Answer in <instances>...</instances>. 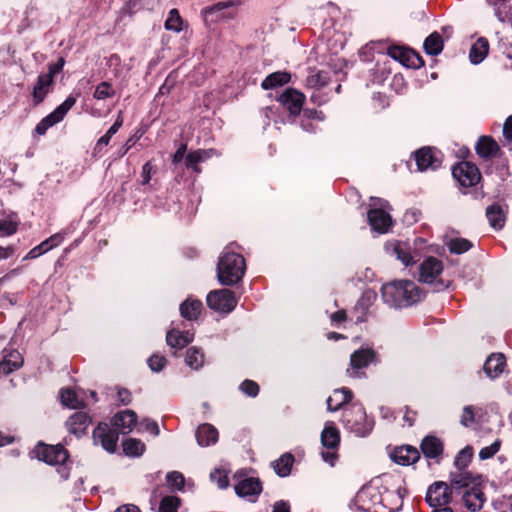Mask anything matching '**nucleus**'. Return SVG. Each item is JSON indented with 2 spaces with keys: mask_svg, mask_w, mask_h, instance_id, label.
I'll use <instances>...</instances> for the list:
<instances>
[{
  "mask_svg": "<svg viewBox=\"0 0 512 512\" xmlns=\"http://www.w3.org/2000/svg\"><path fill=\"white\" fill-rule=\"evenodd\" d=\"M475 151L484 160H490L502 154L499 144L491 136L486 135L479 137Z\"/></svg>",
  "mask_w": 512,
  "mask_h": 512,
  "instance_id": "nucleus-23",
  "label": "nucleus"
},
{
  "mask_svg": "<svg viewBox=\"0 0 512 512\" xmlns=\"http://www.w3.org/2000/svg\"><path fill=\"white\" fill-rule=\"evenodd\" d=\"M452 175L463 188L473 187L482 179L479 168L470 161H462L454 165Z\"/></svg>",
  "mask_w": 512,
  "mask_h": 512,
  "instance_id": "nucleus-10",
  "label": "nucleus"
},
{
  "mask_svg": "<svg viewBox=\"0 0 512 512\" xmlns=\"http://www.w3.org/2000/svg\"><path fill=\"white\" fill-rule=\"evenodd\" d=\"M503 136L507 141H512V115L507 117L503 125Z\"/></svg>",
  "mask_w": 512,
  "mask_h": 512,
  "instance_id": "nucleus-63",
  "label": "nucleus"
},
{
  "mask_svg": "<svg viewBox=\"0 0 512 512\" xmlns=\"http://www.w3.org/2000/svg\"><path fill=\"white\" fill-rule=\"evenodd\" d=\"M446 245L449 252L456 255L463 254L473 247V243L470 240L461 237L451 238Z\"/></svg>",
  "mask_w": 512,
  "mask_h": 512,
  "instance_id": "nucleus-40",
  "label": "nucleus"
},
{
  "mask_svg": "<svg viewBox=\"0 0 512 512\" xmlns=\"http://www.w3.org/2000/svg\"><path fill=\"white\" fill-rule=\"evenodd\" d=\"M32 452L38 460L48 465L57 466V472L61 478L65 480L69 478L70 468L67 466V462L70 453L63 445H50L39 441Z\"/></svg>",
  "mask_w": 512,
  "mask_h": 512,
  "instance_id": "nucleus-4",
  "label": "nucleus"
},
{
  "mask_svg": "<svg viewBox=\"0 0 512 512\" xmlns=\"http://www.w3.org/2000/svg\"><path fill=\"white\" fill-rule=\"evenodd\" d=\"M167 486L172 491H182L185 487V477L179 471H171L166 475Z\"/></svg>",
  "mask_w": 512,
  "mask_h": 512,
  "instance_id": "nucleus-45",
  "label": "nucleus"
},
{
  "mask_svg": "<svg viewBox=\"0 0 512 512\" xmlns=\"http://www.w3.org/2000/svg\"><path fill=\"white\" fill-rule=\"evenodd\" d=\"M322 446L329 450H337L340 445V432L333 422H327L321 433Z\"/></svg>",
  "mask_w": 512,
  "mask_h": 512,
  "instance_id": "nucleus-29",
  "label": "nucleus"
},
{
  "mask_svg": "<svg viewBox=\"0 0 512 512\" xmlns=\"http://www.w3.org/2000/svg\"><path fill=\"white\" fill-rule=\"evenodd\" d=\"M391 459L399 465L408 466L416 463L420 459L419 450L411 445H403L394 448L390 454Z\"/></svg>",
  "mask_w": 512,
  "mask_h": 512,
  "instance_id": "nucleus-17",
  "label": "nucleus"
},
{
  "mask_svg": "<svg viewBox=\"0 0 512 512\" xmlns=\"http://www.w3.org/2000/svg\"><path fill=\"white\" fill-rule=\"evenodd\" d=\"M239 389L242 393H244L245 395L252 397V398H255L256 396H258L259 391H260V387H259L258 383L253 380H250V379H245L240 384Z\"/></svg>",
  "mask_w": 512,
  "mask_h": 512,
  "instance_id": "nucleus-52",
  "label": "nucleus"
},
{
  "mask_svg": "<svg viewBox=\"0 0 512 512\" xmlns=\"http://www.w3.org/2000/svg\"><path fill=\"white\" fill-rule=\"evenodd\" d=\"M376 358V352L372 348H360L350 356V366L353 372L351 376L358 375V370L366 368Z\"/></svg>",
  "mask_w": 512,
  "mask_h": 512,
  "instance_id": "nucleus-20",
  "label": "nucleus"
},
{
  "mask_svg": "<svg viewBox=\"0 0 512 512\" xmlns=\"http://www.w3.org/2000/svg\"><path fill=\"white\" fill-rule=\"evenodd\" d=\"M92 437L94 442L99 443L107 452L114 453L116 451L119 433L111 426V423L99 422L93 430Z\"/></svg>",
  "mask_w": 512,
  "mask_h": 512,
  "instance_id": "nucleus-11",
  "label": "nucleus"
},
{
  "mask_svg": "<svg viewBox=\"0 0 512 512\" xmlns=\"http://www.w3.org/2000/svg\"><path fill=\"white\" fill-rule=\"evenodd\" d=\"M123 452L127 456L139 457L145 451V444L136 438H128L122 442Z\"/></svg>",
  "mask_w": 512,
  "mask_h": 512,
  "instance_id": "nucleus-38",
  "label": "nucleus"
},
{
  "mask_svg": "<svg viewBox=\"0 0 512 512\" xmlns=\"http://www.w3.org/2000/svg\"><path fill=\"white\" fill-rule=\"evenodd\" d=\"M245 268V259L241 254L224 252L217 265L218 281L224 286H233L241 281Z\"/></svg>",
  "mask_w": 512,
  "mask_h": 512,
  "instance_id": "nucleus-5",
  "label": "nucleus"
},
{
  "mask_svg": "<svg viewBox=\"0 0 512 512\" xmlns=\"http://www.w3.org/2000/svg\"><path fill=\"white\" fill-rule=\"evenodd\" d=\"M19 222L9 216L6 219H0V236H11L18 230Z\"/></svg>",
  "mask_w": 512,
  "mask_h": 512,
  "instance_id": "nucleus-50",
  "label": "nucleus"
},
{
  "mask_svg": "<svg viewBox=\"0 0 512 512\" xmlns=\"http://www.w3.org/2000/svg\"><path fill=\"white\" fill-rule=\"evenodd\" d=\"M117 397L122 405H129L132 402V394L127 388H119Z\"/></svg>",
  "mask_w": 512,
  "mask_h": 512,
  "instance_id": "nucleus-60",
  "label": "nucleus"
},
{
  "mask_svg": "<svg viewBox=\"0 0 512 512\" xmlns=\"http://www.w3.org/2000/svg\"><path fill=\"white\" fill-rule=\"evenodd\" d=\"M506 366V358L503 353H492L483 365L485 374L495 379L500 376Z\"/></svg>",
  "mask_w": 512,
  "mask_h": 512,
  "instance_id": "nucleus-27",
  "label": "nucleus"
},
{
  "mask_svg": "<svg viewBox=\"0 0 512 512\" xmlns=\"http://www.w3.org/2000/svg\"><path fill=\"white\" fill-rule=\"evenodd\" d=\"M341 422L356 436L365 437L372 431L374 420L368 419L365 408L360 403H352L344 408Z\"/></svg>",
  "mask_w": 512,
  "mask_h": 512,
  "instance_id": "nucleus-6",
  "label": "nucleus"
},
{
  "mask_svg": "<svg viewBox=\"0 0 512 512\" xmlns=\"http://www.w3.org/2000/svg\"><path fill=\"white\" fill-rule=\"evenodd\" d=\"M166 363V358L159 354H153L148 359V366L154 372H160L165 367Z\"/></svg>",
  "mask_w": 512,
  "mask_h": 512,
  "instance_id": "nucleus-54",
  "label": "nucleus"
},
{
  "mask_svg": "<svg viewBox=\"0 0 512 512\" xmlns=\"http://www.w3.org/2000/svg\"><path fill=\"white\" fill-rule=\"evenodd\" d=\"M443 262L429 256L419 266V281L432 285L434 292H442L450 287L452 282L440 277L443 272Z\"/></svg>",
  "mask_w": 512,
  "mask_h": 512,
  "instance_id": "nucleus-7",
  "label": "nucleus"
},
{
  "mask_svg": "<svg viewBox=\"0 0 512 512\" xmlns=\"http://www.w3.org/2000/svg\"><path fill=\"white\" fill-rule=\"evenodd\" d=\"M185 363L192 369H199L204 363V353L197 347L188 348L186 351Z\"/></svg>",
  "mask_w": 512,
  "mask_h": 512,
  "instance_id": "nucleus-42",
  "label": "nucleus"
},
{
  "mask_svg": "<svg viewBox=\"0 0 512 512\" xmlns=\"http://www.w3.org/2000/svg\"><path fill=\"white\" fill-rule=\"evenodd\" d=\"M417 170L424 172L427 170L435 171L442 165L443 155L440 150L431 146H424L412 153Z\"/></svg>",
  "mask_w": 512,
  "mask_h": 512,
  "instance_id": "nucleus-8",
  "label": "nucleus"
},
{
  "mask_svg": "<svg viewBox=\"0 0 512 512\" xmlns=\"http://www.w3.org/2000/svg\"><path fill=\"white\" fill-rule=\"evenodd\" d=\"M420 450L425 458L438 459L443 455L444 443L435 435H426L420 443Z\"/></svg>",
  "mask_w": 512,
  "mask_h": 512,
  "instance_id": "nucleus-24",
  "label": "nucleus"
},
{
  "mask_svg": "<svg viewBox=\"0 0 512 512\" xmlns=\"http://www.w3.org/2000/svg\"><path fill=\"white\" fill-rule=\"evenodd\" d=\"M193 334L171 330L166 335V342L172 348L182 349L193 341Z\"/></svg>",
  "mask_w": 512,
  "mask_h": 512,
  "instance_id": "nucleus-35",
  "label": "nucleus"
},
{
  "mask_svg": "<svg viewBox=\"0 0 512 512\" xmlns=\"http://www.w3.org/2000/svg\"><path fill=\"white\" fill-rule=\"evenodd\" d=\"M154 170V166L152 165L151 161H147L143 166H142V171H141V177H142V185H147L150 180H151V173L152 171Z\"/></svg>",
  "mask_w": 512,
  "mask_h": 512,
  "instance_id": "nucleus-59",
  "label": "nucleus"
},
{
  "mask_svg": "<svg viewBox=\"0 0 512 512\" xmlns=\"http://www.w3.org/2000/svg\"><path fill=\"white\" fill-rule=\"evenodd\" d=\"M77 98L73 95H69L65 101L60 104L54 111L51 112V115L58 121H62L67 114V112L75 105Z\"/></svg>",
  "mask_w": 512,
  "mask_h": 512,
  "instance_id": "nucleus-47",
  "label": "nucleus"
},
{
  "mask_svg": "<svg viewBox=\"0 0 512 512\" xmlns=\"http://www.w3.org/2000/svg\"><path fill=\"white\" fill-rule=\"evenodd\" d=\"M489 41L485 37L478 38L471 46L469 59L473 64H480L488 55Z\"/></svg>",
  "mask_w": 512,
  "mask_h": 512,
  "instance_id": "nucleus-32",
  "label": "nucleus"
},
{
  "mask_svg": "<svg viewBox=\"0 0 512 512\" xmlns=\"http://www.w3.org/2000/svg\"><path fill=\"white\" fill-rule=\"evenodd\" d=\"M381 293L386 303L398 308L411 306L425 298V292L411 280H398L384 284Z\"/></svg>",
  "mask_w": 512,
  "mask_h": 512,
  "instance_id": "nucleus-3",
  "label": "nucleus"
},
{
  "mask_svg": "<svg viewBox=\"0 0 512 512\" xmlns=\"http://www.w3.org/2000/svg\"><path fill=\"white\" fill-rule=\"evenodd\" d=\"M116 95V91L113 85L108 81L100 82L93 92V98L96 100H106L113 98Z\"/></svg>",
  "mask_w": 512,
  "mask_h": 512,
  "instance_id": "nucleus-44",
  "label": "nucleus"
},
{
  "mask_svg": "<svg viewBox=\"0 0 512 512\" xmlns=\"http://www.w3.org/2000/svg\"><path fill=\"white\" fill-rule=\"evenodd\" d=\"M388 55L408 68L419 69L425 64L423 58L416 51L407 47L390 46Z\"/></svg>",
  "mask_w": 512,
  "mask_h": 512,
  "instance_id": "nucleus-12",
  "label": "nucleus"
},
{
  "mask_svg": "<svg viewBox=\"0 0 512 512\" xmlns=\"http://www.w3.org/2000/svg\"><path fill=\"white\" fill-rule=\"evenodd\" d=\"M294 455L290 452L282 454L277 460L271 462V467L279 477H287L291 473Z\"/></svg>",
  "mask_w": 512,
  "mask_h": 512,
  "instance_id": "nucleus-33",
  "label": "nucleus"
},
{
  "mask_svg": "<svg viewBox=\"0 0 512 512\" xmlns=\"http://www.w3.org/2000/svg\"><path fill=\"white\" fill-rule=\"evenodd\" d=\"M368 311V304L364 299H360L357 304L354 307L353 312L359 313V315L356 316L355 323H362L366 321V315Z\"/></svg>",
  "mask_w": 512,
  "mask_h": 512,
  "instance_id": "nucleus-55",
  "label": "nucleus"
},
{
  "mask_svg": "<svg viewBox=\"0 0 512 512\" xmlns=\"http://www.w3.org/2000/svg\"><path fill=\"white\" fill-rule=\"evenodd\" d=\"M330 81L329 72L317 71L306 78V85L310 88L320 89L326 86Z\"/></svg>",
  "mask_w": 512,
  "mask_h": 512,
  "instance_id": "nucleus-43",
  "label": "nucleus"
},
{
  "mask_svg": "<svg viewBox=\"0 0 512 512\" xmlns=\"http://www.w3.org/2000/svg\"><path fill=\"white\" fill-rule=\"evenodd\" d=\"M57 123L59 122L50 113L43 119H41V121L36 125L34 133L38 136H43L46 134L47 130L50 127L54 126Z\"/></svg>",
  "mask_w": 512,
  "mask_h": 512,
  "instance_id": "nucleus-51",
  "label": "nucleus"
},
{
  "mask_svg": "<svg viewBox=\"0 0 512 512\" xmlns=\"http://www.w3.org/2000/svg\"><path fill=\"white\" fill-rule=\"evenodd\" d=\"M262 489V482L259 478L254 477L242 479L235 485L236 494L242 498H249L252 502L256 501Z\"/></svg>",
  "mask_w": 512,
  "mask_h": 512,
  "instance_id": "nucleus-15",
  "label": "nucleus"
},
{
  "mask_svg": "<svg viewBox=\"0 0 512 512\" xmlns=\"http://www.w3.org/2000/svg\"><path fill=\"white\" fill-rule=\"evenodd\" d=\"M181 499L178 496H164L159 504V512H178Z\"/></svg>",
  "mask_w": 512,
  "mask_h": 512,
  "instance_id": "nucleus-48",
  "label": "nucleus"
},
{
  "mask_svg": "<svg viewBox=\"0 0 512 512\" xmlns=\"http://www.w3.org/2000/svg\"><path fill=\"white\" fill-rule=\"evenodd\" d=\"M234 3L232 1L226 2H218L211 6H207L202 9L201 14L204 20V23L209 26L212 23H217L222 19H230L233 18L235 13L228 11L229 8H232Z\"/></svg>",
  "mask_w": 512,
  "mask_h": 512,
  "instance_id": "nucleus-14",
  "label": "nucleus"
},
{
  "mask_svg": "<svg viewBox=\"0 0 512 512\" xmlns=\"http://www.w3.org/2000/svg\"><path fill=\"white\" fill-rule=\"evenodd\" d=\"M54 80L50 75L39 74L32 91L33 106L36 107L44 102L47 95L52 91Z\"/></svg>",
  "mask_w": 512,
  "mask_h": 512,
  "instance_id": "nucleus-22",
  "label": "nucleus"
},
{
  "mask_svg": "<svg viewBox=\"0 0 512 512\" xmlns=\"http://www.w3.org/2000/svg\"><path fill=\"white\" fill-rule=\"evenodd\" d=\"M403 497L400 488L395 493L371 481L357 492L354 503L357 510L362 512H394L402 505Z\"/></svg>",
  "mask_w": 512,
  "mask_h": 512,
  "instance_id": "nucleus-2",
  "label": "nucleus"
},
{
  "mask_svg": "<svg viewBox=\"0 0 512 512\" xmlns=\"http://www.w3.org/2000/svg\"><path fill=\"white\" fill-rule=\"evenodd\" d=\"M353 397V392L347 387L334 389L333 395L329 396L326 401L327 410L330 412H336L340 409L344 410L345 407L352 404Z\"/></svg>",
  "mask_w": 512,
  "mask_h": 512,
  "instance_id": "nucleus-18",
  "label": "nucleus"
},
{
  "mask_svg": "<svg viewBox=\"0 0 512 512\" xmlns=\"http://www.w3.org/2000/svg\"><path fill=\"white\" fill-rule=\"evenodd\" d=\"M475 422V413L474 408L471 405L465 406L463 408V413L461 415L460 423L464 427H470Z\"/></svg>",
  "mask_w": 512,
  "mask_h": 512,
  "instance_id": "nucleus-56",
  "label": "nucleus"
},
{
  "mask_svg": "<svg viewBox=\"0 0 512 512\" xmlns=\"http://www.w3.org/2000/svg\"><path fill=\"white\" fill-rule=\"evenodd\" d=\"M137 414L133 410H123L111 418V426L117 429L118 433L126 434L133 430L137 424Z\"/></svg>",
  "mask_w": 512,
  "mask_h": 512,
  "instance_id": "nucleus-16",
  "label": "nucleus"
},
{
  "mask_svg": "<svg viewBox=\"0 0 512 512\" xmlns=\"http://www.w3.org/2000/svg\"><path fill=\"white\" fill-rule=\"evenodd\" d=\"M423 48L426 54L431 56L439 55L444 48V41L437 31L431 33L424 41Z\"/></svg>",
  "mask_w": 512,
  "mask_h": 512,
  "instance_id": "nucleus-36",
  "label": "nucleus"
},
{
  "mask_svg": "<svg viewBox=\"0 0 512 512\" xmlns=\"http://www.w3.org/2000/svg\"><path fill=\"white\" fill-rule=\"evenodd\" d=\"M207 157V152L202 149L189 152L185 157V165L188 169L193 170L195 173H200L201 168L199 167V163Z\"/></svg>",
  "mask_w": 512,
  "mask_h": 512,
  "instance_id": "nucleus-39",
  "label": "nucleus"
},
{
  "mask_svg": "<svg viewBox=\"0 0 512 512\" xmlns=\"http://www.w3.org/2000/svg\"><path fill=\"white\" fill-rule=\"evenodd\" d=\"M182 24L183 20L179 11L176 8L171 9L165 21V28L174 32H180L182 30Z\"/></svg>",
  "mask_w": 512,
  "mask_h": 512,
  "instance_id": "nucleus-49",
  "label": "nucleus"
},
{
  "mask_svg": "<svg viewBox=\"0 0 512 512\" xmlns=\"http://www.w3.org/2000/svg\"><path fill=\"white\" fill-rule=\"evenodd\" d=\"M91 423L92 419L87 412L78 411L68 418L66 425L68 427V431L71 434H74L76 437L80 438L86 434L87 429Z\"/></svg>",
  "mask_w": 512,
  "mask_h": 512,
  "instance_id": "nucleus-19",
  "label": "nucleus"
},
{
  "mask_svg": "<svg viewBox=\"0 0 512 512\" xmlns=\"http://www.w3.org/2000/svg\"><path fill=\"white\" fill-rule=\"evenodd\" d=\"M486 217L490 226L497 231L505 225L506 215L499 203H493L486 208Z\"/></svg>",
  "mask_w": 512,
  "mask_h": 512,
  "instance_id": "nucleus-30",
  "label": "nucleus"
},
{
  "mask_svg": "<svg viewBox=\"0 0 512 512\" xmlns=\"http://www.w3.org/2000/svg\"><path fill=\"white\" fill-rule=\"evenodd\" d=\"M473 454V447L470 445H467L457 453L454 459V465L458 469L457 472H468L466 468L471 463Z\"/></svg>",
  "mask_w": 512,
  "mask_h": 512,
  "instance_id": "nucleus-37",
  "label": "nucleus"
},
{
  "mask_svg": "<svg viewBox=\"0 0 512 512\" xmlns=\"http://www.w3.org/2000/svg\"><path fill=\"white\" fill-rule=\"evenodd\" d=\"M272 512H291L290 505L284 500L277 501L273 506Z\"/></svg>",
  "mask_w": 512,
  "mask_h": 512,
  "instance_id": "nucleus-64",
  "label": "nucleus"
},
{
  "mask_svg": "<svg viewBox=\"0 0 512 512\" xmlns=\"http://www.w3.org/2000/svg\"><path fill=\"white\" fill-rule=\"evenodd\" d=\"M23 357L17 350H4L3 359L0 361V374L6 376L23 365Z\"/></svg>",
  "mask_w": 512,
  "mask_h": 512,
  "instance_id": "nucleus-26",
  "label": "nucleus"
},
{
  "mask_svg": "<svg viewBox=\"0 0 512 512\" xmlns=\"http://www.w3.org/2000/svg\"><path fill=\"white\" fill-rule=\"evenodd\" d=\"M186 152H187V144L186 143H181L179 145L178 149L172 155V163L173 164L180 163L183 160Z\"/></svg>",
  "mask_w": 512,
  "mask_h": 512,
  "instance_id": "nucleus-61",
  "label": "nucleus"
},
{
  "mask_svg": "<svg viewBox=\"0 0 512 512\" xmlns=\"http://www.w3.org/2000/svg\"><path fill=\"white\" fill-rule=\"evenodd\" d=\"M64 240L61 233H55L49 238L42 241L39 245L32 248L24 257V260L36 259L51 249L58 247Z\"/></svg>",
  "mask_w": 512,
  "mask_h": 512,
  "instance_id": "nucleus-25",
  "label": "nucleus"
},
{
  "mask_svg": "<svg viewBox=\"0 0 512 512\" xmlns=\"http://www.w3.org/2000/svg\"><path fill=\"white\" fill-rule=\"evenodd\" d=\"M367 217L372 230L378 233H386L392 225L390 214L381 208L370 209L367 213Z\"/></svg>",
  "mask_w": 512,
  "mask_h": 512,
  "instance_id": "nucleus-21",
  "label": "nucleus"
},
{
  "mask_svg": "<svg viewBox=\"0 0 512 512\" xmlns=\"http://www.w3.org/2000/svg\"><path fill=\"white\" fill-rule=\"evenodd\" d=\"M486 478L471 472H451L450 483L436 481L428 487L426 502L431 507L453 503L467 512L480 511L487 498L484 493Z\"/></svg>",
  "mask_w": 512,
  "mask_h": 512,
  "instance_id": "nucleus-1",
  "label": "nucleus"
},
{
  "mask_svg": "<svg viewBox=\"0 0 512 512\" xmlns=\"http://www.w3.org/2000/svg\"><path fill=\"white\" fill-rule=\"evenodd\" d=\"M206 302L210 309L225 314L232 312L237 305L235 293L229 289L210 291Z\"/></svg>",
  "mask_w": 512,
  "mask_h": 512,
  "instance_id": "nucleus-9",
  "label": "nucleus"
},
{
  "mask_svg": "<svg viewBox=\"0 0 512 512\" xmlns=\"http://www.w3.org/2000/svg\"><path fill=\"white\" fill-rule=\"evenodd\" d=\"M303 110L302 117L308 120H318L323 121L325 119V114L321 110H317L314 108H305Z\"/></svg>",
  "mask_w": 512,
  "mask_h": 512,
  "instance_id": "nucleus-58",
  "label": "nucleus"
},
{
  "mask_svg": "<svg viewBox=\"0 0 512 512\" xmlns=\"http://www.w3.org/2000/svg\"><path fill=\"white\" fill-rule=\"evenodd\" d=\"M291 73L287 71H276L261 82V88L264 90L276 89L288 84L291 81Z\"/></svg>",
  "mask_w": 512,
  "mask_h": 512,
  "instance_id": "nucleus-31",
  "label": "nucleus"
},
{
  "mask_svg": "<svg viewBox=\"0 0 512 512\" xmlns=\"http://www.w3.org/2000/svg\"><path fill=\"white\" fill-rule=\"evenodd\" d=\"M197 443L202 447L215 444L218 441V430L210 423L199 425L195 433Z\"/></svg>",
  "mask_w": 512,
  "mask_h": 512,
  "instance_id": "nucleus-28",
  "label": "nucleus"
},
{
  "mask_svg": "<svg viewBox=\"0 0 512 512\" xmlns=\"http://www.w3.org/2000/svg\"><path fill=\"white\" fill-rule=\"evenodd\" d=\"M60 399L64 406L72 409H79L85 406L84 403L78 399L76 392L70 388L60 390Z\"/></svg>",
  "mask_w": 512,
  "mask_h": 512,
  "instance_id": "nucleus-41",
  "label": "nucleus"
},
{
  "mask_svg": "<svg viewBox=\"0 0 512 512\" xmlns=\"http://www.w3.org/2000/svg\"><path fill=\"white\" fill-rule=\"evenodd\" d=\"M203 308V304L197 299H187L180 305V314L189 321L197 320Z\"/></svg>",
  "mask_w": 512,
  "mask_h": 512,
  "instance_id": "nucleus-34",
  "label": "nucleus"
},
{
  "mask_svg": "<svg viewBox=\"0 0 512 512\" xmlns=\"http://www.w3.org/2000/svg\"><path fill=\"white\" fill-rule=\"evenodd\" d=\"M65 63V58L59 57L56 62L48 64V72L43 74L50 75L51 80H54L55 76L62 71Z\"/></svg>",
  "mask_w": 512,
  "mask_h": 512,
  "instance_id": "nucleus-57",
  "label": "nucleus"
},
{
  "mask_svg": "<svg viewBox=\"0 0 512 512\" xmlns=\"http://www.w3.org/2000/svg\"><path fill=\"white\" fill-rule=\"evenodd\" d=\"M77 98L73 95H69L65 101L60 104L54 111L51 112V115L58 121H62L67 114V112L75 105Z\"/></svg>",
  "mask_w": 512,
  "mask_h": 512,
  "instance_id": "nucleus-46",
  "label": "nucleus"
},
{
  "mask_svg": "<svg viewBox=\"0 0 512 512\" xmlns=\"http://www.w3.org/2000/svg\"><path fill=\"white\" fill-rule=\"evenodd\" d=\"M321 456H322V459L330 464L331 466H334L335 465V462L337 461L338 459V453H337V450H331V451H326V452H322L321 453Z\"/></svg>",
  "mask_w": 512,
  "mask_h": 512,
  "instance_id": "nucleus-62",
  "label": "nucleus"
},
{
  "mask_svg": "<svg viewBox=\"0 0 512 512\" xmlns=\"http://www.w3.org/2000/svg\"><path fill=\"white\" fill-rule=\"evenodd\" d=\"M501 447V440L496 439L490 446L483 447L479 452V458L481 460H487L492 458Z\"/></svg>",
  "mask_w": 512,
  "mask_h": 512,
  "instance_id": "nucleus-53",
  "label": "nucleus"
},
{
  "mask_svg": "<svg viewBox=\"0 0 512 512\" xmlns=\"http://www.w3.org/2000/svg\"><path fill=\"white\" fill-rule=\"evenodd\" d=\"M305 95L295 89L287 88L277 97V101L289 111L291 116L300 115L305 102Z\"/></svg>",
  "mask_w": 512,
  "mask_h": 512,
  "instance_id": "nucleus-13",
  "label": "nucleus"
}]
</instances>
